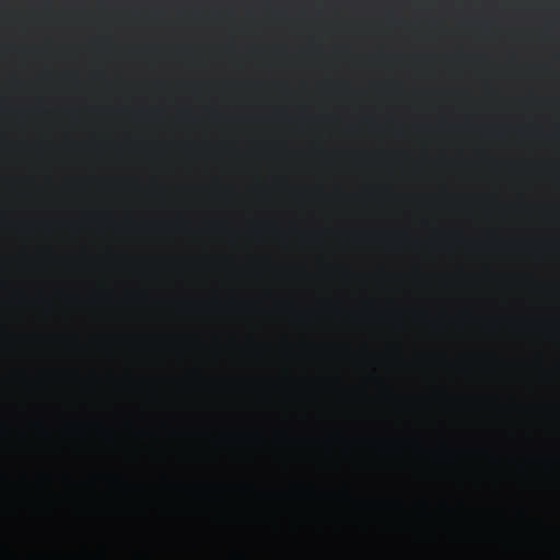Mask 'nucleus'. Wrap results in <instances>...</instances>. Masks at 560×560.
Here are the masks:
<instances>
[{"label":"nucleus","instance_id":"f257e3e1","mask_svg":"<svg viewBox=\"0 0 560 560\" xmlns=\"http://www.w3.org/2000/svg\"><path fill=\"white\" fill-rule=\"evenodd\" d=\"M230 558H232V560H243V559H245V553H243L241 551H234V552L230 553Z\"/></svg>","mask_w":560,"mask_h":560}]
</instances>
